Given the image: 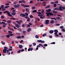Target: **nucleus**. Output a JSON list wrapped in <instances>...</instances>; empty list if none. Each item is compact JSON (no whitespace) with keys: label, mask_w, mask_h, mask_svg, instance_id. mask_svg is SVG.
<instances>
[{"label":"nucleus","mask_w":65,"mask_h":65,"mask_svg":"<svg viewBox=\"0 0 65 65\" xmlns=\"http://www.w3.org/2000/svg\"><path fill=\"white\" fill-rule=\"evenodd\" d=\"M4 13H7V14H8V16L9 17H12V16L11 15H10V13L7 10L6 11H5V12H3Z\"/></svg>","instance_id":"nucleus-1"},{"label":"nucleus","mask_w":65,"mask_h":65,"mask_svg":"<svg viewBox=\"0 0 65 65\" xmlns=\"http://www.w3.org/2000/svg\"><path fill=\"white\" fill-rule=\"evenodd\" d=\"M4 49L3 50V53L6 54V51H7V50H8V48L6 46H5L4 47Z\"/></svg>","instance_id":"nucleus-2"},{"label":"nucleus","mask_w":65,"mask_h":65,"mask_svg":"<svg viewBox=\"0 0 65 65\" xmlns=\"http://www.w3.org/2000/svg\"><path fill=\"white\" fill-rule=\"evenodd\" d=\"M53 16V15H54V14L52 13H51V12H49L47 14V16L48 17V16Z\"/></svg>","instance_id":"nucleus-3"},{"label":"nucleus","mask_w":65,"mask_h":65,"mask_svg":"<svg viewBox=\"0 0 65 65\" xmlns=\"http://www.w3.org/2000/svg\"><path fill=\"white\" fill-rule=\"evenodd\" d=\"M15 22H17L18 24H21V23L23 22V21L20 20L19 21H16Z\"/></svg>","instance_id":"nucleus-4"},{"label":"nucleus","mask_w":65,"mask_h":65,"mask_svg":"<svg viewBox=\"0 0 65 65\" xmlns=\"http://www.w3.org/2000/svg\"><path fill=\"white\" fill-rule=\"evenodd\" d=\"M15 26L16 27H17V28H20V27H21V26L19 24H15Z\"/></svg>","instance_id":"nucleus-5"},{"label":"nucleus","mask_w":65,"mask_h":65,"mask_svg":"<svg viewBox=\"0 0 65 65\" xmlns=\"http://www.w3.org/2000/svg\"><path fill=\"white\" fill-rule=\"evenodd\" d=\"M20 16H21V17H25L26 16L25 14L23 13L20 14Z\"/></svg>","instance_id":"nucleus-6"},{"label":"nucleus","mask_w":65,"mask_h":65,"mask_svg":"<svg viewBox=\"0 0 65 65\" xmlns=\"http://www.w3.org/2000/svg\"><path fill=\"white\" fill-rule=\"evenodd\" d=\"M46 11L47 12H51V9H49L48 10H46Z\"/></svg>","instance_id":"nucleus-7"},{"label":"nucleus","mask_w":65,"mask_h":65,"mask_svg":"<svg viewBox=\"0 0 65 65\" xmlns=\"http://www.w3.org/2000/svg\"><path fill=\"white\" fill-rule=\"evenodd\" d=\"M49 23V20H46L45 21V23L47 25L48 24V23Z\"/></svg>","instance_id":"nucleus-8"},{"label":"nucleus","mask_w":65,"mask_h":65,"mask_svg":"<svg viewBox=\"0 0 65 65\" xmlns=\"http://www.w3.org/2000/svg\"><path fill=\"white\" fill-rule=\"evenodd\" d=\"M33 50V48L31 47V48H28V51H32Z\"/></svg>","instance_id":"nucleus-9"},{"label":"nucleus","mask_w":65,"mask_h":65,"mask_svg":"<svg viewBox=\"0 0 65 65\" xmlns=\"http://www.w3.org/2000/svg\"><path fill=\"white\" fill-rule=\"evenodd\" d=\"M49 33L50 34H52L54 33V30H51L49 31Z\"/></svg>","instance_id":"nucleus-10"},{"label":"nucleus","mask_w":65,"mask_h":65,"mask_svg":"<svg viewBox=\"0 0 65 65\" xmlns=\"http://www.w3.org/2000/svg\"><path fill=\"white\" fill-rule=\"evenodd\" d=\"M62 7H61V6H60L59 7V8L58 9H59V10H61L62 11V10H63L62 9Z\"/></svg>","instance_id":"nucleus-11"},{"label":"nucleus","mask_w":65,"mask_h":65,"mask_svg":"<svg viewBox=\"0 0 65 65\" xmlns=\"http://www.w3.org/2000/svg\"><path fill=\"white\" fill-rule=\"evenodd\" d=\"M11 14L12 15H15V14H16V13L15 12H13L11 13Z\"/></svg>","instance_id":"nucleus-12"},{"label":"nucleus","mask_w":65,"mask_h":65,"mask_svg":"<svg viewBox=\"0 0 65 65\" xmlns=\"http://www.w3.org/2000/svg\"><path fill=\"white\" fill-rule=\"evenodd\" d=\"M7 25V23H5L3 25V26L4 28H5Z\"/></svg>","instance_id":"nucleus-13"},{"label":"nucleus","mask_w":65,"mask_h":65,"mask_svg":"<svg viewBox=\"0 0 65 65\" xmlns=\"http://www.w3.org/2000/svg\"><path fill=\"white\" fill-rule=\"evenodd\" d=\"M53 13L55 14V13H58V11H53Z\"/></svg>","instance_id":"nucleus-14"},{"label":"nucleus","mask_w":65,"mask_h":65,"mask_svg":"<svg viewBox=\"0 0 65 65\" xmlns=\"http://www.w3.org/2000/svg\"><path fill=\"white\" fill-rule=\"evenodd\" d=\"M30 31H31V29L30 28H29L27 29V31L28 32H29Z\"/></svg>","instance_id":"nucleus-15"},{"label":"nucleus","mask_w":65,"mask_h":65,"mask_svg":"<svg viewBox=\"0 0 65 65\" xmlns=\"http://www.w3.org/2000/svg\"><path fill=\"white\" fill-rule=\"evenodd\" d=\"M16 38L17 39H21V36H19L17 37Z\"/></svg>","instance_id":"nucleus-16"},{"label":"nucleus","mask_w":65,"mask_h":65,"mask_svg":"<svg viewBox=\"0 0 65 65\" xmlns=\"http://www.w3.org/2000/svg\"><path fill=\"white\" fill-rule=\"evenodd\" d=\"M13 6L14 8H17V7H18V8H19V6H17V5H14Z\"/></svg>","instance_id":"nucleus-17"},{"label":"nucleus","mask_w":65,"mask_h":65,"mask_svg":"<svg viewBox=\"0 0 65 65\" xmlns=\"http://www.w3.org/2000/svg\"><path fill=\"white\" fill-rule=\"evenodd\" d=\"M19 48H22L23 47V46L22 45H20L19 46Z\"/></svg>","instance_id":"nucleus-18"},{"label":"nucleus","mask_w":65,"mask_h":65,"mask_svg":"<svg viewBox=\"0 0 65 65\" xmlns=\"http://www.w3.org/2000/svg\"><path fill=\"white\" fill-rule=\"evenodd\" d=\"M50 7H51V6H50V5H48L47 6H46L45 7V8H50Z\"/></svg>","instance_id":"nucleus-19"},{"label":"nucleus","mask_w":65,"mask_h":65,"mask_svg":"<svg viewBox=\"0 0 65 65\" xmlns=\"http://www.w3.org/2000/svg\"><path fill=\"white\" fill-rule=\"evenodd\" d=\"M4 5H2L1 6V8H2V9H4V8H4Z\"/></svg>","instance_id":"nucleus-20"},{"label":"nucleus","mask_w":65,"mask_h":65,"mask_svg":"<svg viewBox=\"0 0 65 65\" xmlns=\"http://www.w3.org/2000/svg\"><path fill=\"white\" fill-rule=\"evenodd\" d=\"M8 33H9V34H12V31H8Z\"/></svg>","instance_id":"nucleus-21"},{"label":"nucleus","mask_w":65,"mask_h":65,"mask_svg":"<svg viewBox=\"0 0 65 65\" xmlns=\"http://www.w3.org/2000/svg\"><path fill=\"white\" fill-rule=\"evenodd\" d=\"M56 19L57 20H60V18L59 17H56Z\"/></svg>","instance_id":"nucleus-22"},{"label":"nucleus","mask_w":65,"mask_h":65,"mask_svg":"<svg viewBox=\"0 0 65 65\" xmlns=\"http://www.w3.org/2000/svg\"><path fill=\"white\" fill-rule=\"evenodd\" d=\"M11 21L10 20L7 21V23H11Z\"/></svg>","instance_id":"nucleus-23"},{"label":"nucleus","mask_w":65,"mask_h":65,"mask_svg":"<svg viewBox=\"0 0 65 65\" xmlns=\"http://www.w3.org/2000/svg\"><path fill=\"white\" fill-rule=\"evenodd\" d=\"M59 8H55L54 9H53L54 10H58Z\"/></svg>","instance_id":"nucleus-24"},{"label":"nucleus","mask_w":65,"mask_h":65,"mask_svg":"<svg viewBox=\"0 0 65 65\" xmlns=\"http://www.w3.org/2000/svg\"><path fill=\"white\" fill-rule=\"evenodd\" d=\"M46 34H44L42 35V36H43V37H44V36H46Z\"/></svg>","instance_id":"nucleus-25"},{"label":"nucleus","mask_w":65,"mask_h":65,"mask_svg":"<svg viewBox=\"0 0 65 65\" xmlns=\"http://www.w3.org/2000/svg\"><path fill=\"white\" fill-rule=\"evenodd\" d=\"M32 12V13H34V12H37V10H35L33 11Z\"/></svg>","instance_id":"nucleus-26"},{"label":"nucleus","mask_w":65,"mask_h":65,"mask_svg":"<svg viewBox=\"0 0 65 65\" xmlns=\"http://www.w3.org/2000/svg\"><path fill=\"white\" fill-rule=\"evenodd\" d=\"M29 7V5H26L24 6V7Z\"/></svg>","instance_id":"nucleus-27"},{"label":"nucleus","mask_w":65,"mask_h":65,"mask_svg":"<svg viewBox=\"0 0 65 65\" xmlns=\"http://www.w3.org/2000/svg\"><path fill=\"white\" fill-rule=\"evenodd\" d=\"M45 18V16H43V17H40V19H44V18Z\"/></svg>","instance_id":"nucleus-28"},{"label":"nucleus","mask_w":65,"mask_h":65,"mask_svg":"<svg viewBox=\"0 0 65 65\" xmlns=\"http://www.w3.org/2000/svg\"><path fill=\"white\" fill-rule=\"evenodd\" d=\"M50 23L51 24H54V21L53 20H52Z\"/></svg>","instance_id":"nucleus-29"},{"label":"nucleus","mask_w":65,"mask_h":65,"mask_svg":"<svg viewBox=\"0 0 65 65\" xmlns=\"http://www.w3.org/2000/svg\"><path fill=\"white\" fill-rule=\"evenodd\" d=\"M11 20H14L16 19L15 18H11Z\"/></svg>","instance_id":"nucleus-30"},{"label":"nucleus","mask_w":65,"mask_h":65,"mask_svg":"<svg viewBox=\"0 0 65 65\" xmlns=\"http://www.w3.org/2000/svg\"><path fill=\"white\" fill-rule=\"evenodd\" d=\"M54 32H58V30L57 29H55L54 30Z\"/></svg>","instance_id":"nucleus-31"},{"label":"nucleus","mask_w":65,"mask_h":65,"mask_svg":"<svg viewBox=\"0 0 65 65\" xmlns=\"http://www.w3.org/2000/svg\"><path fill=\"white\" fill-rule=\"evenodd\" d=\"M44 9H42V11L41 12V13H44Z\"/></svg>","instance_id":"nucleus-32"},{"label":"nucleus","mask_w":65,"mask_h":65,"mask_svg":"<svg viewBox=\"0 0 65 65\" xmlns=\"http://www.w3.org/2000/svg\"><path fill=\"white\" fill-rule=\"evenodd\" d=\"M22 32L24 34H25L26 33V32L25 31H23Z\"/></svg>","instance_id":"nucleus-33"},{"label":"nucleus","mask_w":65,"mask_h":65,"mask_svg":"<svg viewBox=\"0 0 65 65\" xmlns=\"http://www.w3.org/2000/svg\"><path fill=\"white\" fill-rule=\"evenodd\" d=\"M35 37L36 38H39V37H38V36L37 35H36L35 36Z\"/></svg>","instance_id":"nucleus-34"},{"label":"nucleus","mask_w":65,"mask_h":65,"mask_svg":"<svg viewBox=\"0 0 65 65\" xmlns=\"http://www.w3.org/2000/svg\"><path fill=\"white\" fill-rule=\"evenodd\" d=\"M6 37L7 38H9L10 37V35H6Z\"/></svg>","instance_id":"nucleus-35"},{"label":"nucleus","mask_w":65,"mask_h":65,"mask_svg":"<svg viewBox=\"0 0 65 65\" xmlns=\"http://www.w3.org/2000/svg\"><path fill=\"white\" fill-rule=\"evenodd\" d=\"M32 9H35V7H32L31 8Z\"/></svg>","instance_id":"nucleus-36"},{"label":"nucleus","mask_w":65,"mask_h":65,"mask_svg":"<svg viewBox=\"0 0 65 65\" xmlns=\"http://www.w3.org/2000/svg\"><path fill=\"white\" fill-rule=\"evenodd\" d=\"M37 41L38 42H41V40H38Z\"/></svg>","instance_id":"nucleus-37"},{"label":"nucleus","mask_w":65,"mask_h":65,"mask_svg":"<svg viewBox=\"0 0 65 65\" xmlns=\"http://www.w3.org/2000/svg\"><path fill=\"white\" fill-rule=\"evenodd\" d=\"M62 9L63 10H65V7H62Z\"/></svg>","instance_id":"nucleus-38"},{"label":"nucleus","mask_w":65,"mask_h":65,"mask_svg":"<svg viewBox=\"0 0 65 65\" xmlns=\"http://www.w3.org/2000/svg\"><path fill=\"white\" fill-rule=\"evenodd\" d=\"M2 44H3V45H4V44H5V43L4 42H3L2 43Z\"/></svg>","instance_id":"nucleus-39"},{"label":"nucleus","mask_w":65,"mask_h":65,"mask_svg":"<svg viewBox=\"0 0 65 65\" xmlns=\"http://www.w3.org/2000/svg\"><path fill=\"white\" fill-rule=\"evenodd\" d=\"M61 30H62L63 31V32H65V30L63 28Z\"/></svg>","instance_id":"nucleus-40"},{"label":"nucleus","mask_w":65,"mask_h":65,"mask_svg":"<svg viewBox=\"0 0 65 65\" xmlns=\"http://www.w3.org/2000/svg\"><path fill=\"white\" fill-rule=\"evenodd\" d=\"M44 46H47V44H45L44 45Z\"/></svg>","instance_id":"nucleus-41"},{"label":"nucleus","mask_w":65,"mask_h":65,"mask_svg":"<svg viewBox=\"0 0 65 65\" xmlns=\"http://www.w3.org/2000/svg\"><path fill=\"white\" fill-rule=\"evenodd\" d=\"M25 3V0H23L22 1V3Z\"/></svg>","instance_id":"nucleus-42"},{"label":"nucleus","mask_w":65,"mask_h":65,"mask_svg":"<svg viewBox=\"0 0 65 65\" xmlns=\"http://www.w3.org/2000/svg\"><path fill=\"white\" fill-rule=\"evenodd\" d=\"M9 35H10V36H13L14 35L13 34H9Z\"/></svg>","instance_id":"nucleus-43"},{"label":"nucleus","mask_w":65,"mask_h":65,"mask_svg":"<svg viewBox=\"0 0 65 65\" xmlns=\"http://www.w3.org/2000/svg\"><path fill=\"white\" fill-rule=\"evenodd\" d=\"M1 19H4V16H1Z\"/></svg>","instance_id":"nucleus-44"},{"label":"nucleus","mask_w":65,"mask_h":65,"mask_svg":"<svg viewBox=\"0 0 65 65\" xmlns=\"http://www.w3.org/2000/svg\"><path fill=\"white\" fill-rule=\"evenodd\" d=\"M43 4H46V2L45 1H44L42 2Z\"/></svg>","instance_id":"nucleus-45"},{"label":"nucleus","mask_w":65,"mask_h":65,"mask_svg":"<svg viewBox=\"0 0 65 65\" xmlns=\"http://www.w3.org/2000/svg\"><path fill=\"white\" fill-rule=\"evenodd\" d=\"M45 42L44 41H42L41 40V43H44Z\"/></svg>","instance_id":"nucleus-46"},{"label":"nucleus","mask_w":65,"mask_h":65,"mask_svg":"<svg viewBox=\"0 0 65 65\" xmlns=\"http://www.w3.org/2000/svg\"><path fill=\"white\" fill-rule=\"evenodd\" d=\"M30 18H33V16L32 15H31L30 16Z\"/></svg>","instance_id":"nucleus-47"},{"label":"nucleus","mask_w":65,"mask_h":65,"mask_svg":"<svg viewBox=\"0 0 65 65\" xmlns=\"http://www.w3.org/2000/svg\"><path fill=\"white\" fill-rule=\"evenodd\" d=\"M37 13L38 14H42V13H41L40 12H37Z\"/></svg>","instance_id":"nucleus-48"},{"label":"nucleus","mask_w":65,"mask_h":65,"mask_svg":"<svg viewBox=\"0 0 65 65\" xmlns=\"http://www.w3.org/2000/svg\"><path fill=\"white\" fill-rule=\"evenodd\" d=\"M57 6V4H55L54 5V7H56Z\"/></svg>","instance_id":"nucleus-49"},{"label":"nucleus","mask_w":65,"mask_h":65,"mask_svg":"<svg viewBox=\"0 0 65 65\" xmlns=\"http://www.w3.org/2000/svg\"><path fill=\"white\" fill-rule=\"evenodd\" d=\"M25 14L26 15V16H28V13H25Z\"/></svg>","instance_id":"nucleus-50"},{"label":"nucleus","mask_w":65,"mask_h":65,"mask_svg":"<svg viewBox=\"0 0 65 65\" xmlns=\"http://www.w3.org/2000/svg\"><path fill=\"white\" fill-rule=\"evenodd\" d=\"M13 27H14V29H17V28L15 26H13Z\"/></svg>","instance_id":"nucleus-51"},{"label":"nucleus","mask_w":65,"mask_h":65,"mask_svg":"<svg viewBox=\"0 0 65 65\" xmlns=\"http://www.w3.org/2000/svg\"><path fill=\"white\" fill-rule=\"evenodd\" d=\"M8 50L9 52L10 51H12V49H9Z\"/></svg>","instance_id":"nucleus-52"},{"label":"nucleus","mask_w":65,"mask_h":65,"mask_svg":"<svg viewBox=\"0 0 65 65\" xmlns=\"http://www.w3.org/2000/svg\"><path fill=\"white\" fill-rule=\"evenodd\" d=\"M36 44L35 43H33V45H34V46H35V45H36Z\"/></svg>","instance_id":"nucleus-53"},{"label":"nucleus","mask_w":65,"mask_h":65,"mask_svg":"<svg viewBox=\"0 0 65 65\" xmlns=\"http://www.w3.org/2000/svg\"><path fill=\"white\" fill-rule=\"evenodd\" d=\"M49 37L50 38H52L53 37V36H52V35L50 36H49Z\"/></svg>","instance_id":"nucleus-54"},{"label":"nucleus","mask_w":65,"mask_h":65,"mask_svg":"<svg viewBox=\"0 0 65 65\" xmlns=\"http://www.w3.org/2000/svg\"><path fill=\"white\" fill-rule=\"evenodd\" d=\"M9 6H6V7H5V8H8Z\"/></svg>","instance_id":"nucleus-55"},{"label":"nucleus","mask_w":65,"mask_h":65,"mask_svg":"<svg viewBox=\"0 0 65 65\" xmlns=\"http://www.w3.org/2000/svg\"><path fill=\"white\" fill-rule=\"evenodd\" d=\"M25 19H29V17H28V16H26L25 17Z\"/></svg>","instance_id":"nucleus-56"},{"label":"nucleus","mask_w":65,"mask_h":65,"mask_svg":"<svg viewBox=\"0 0 65 65\" xmlns=\"http://www.w3.org/2000/svg\"><path fill=\"white\" fill-rule=\"evenodd\" d=\"M30 19L29 18L28 19H27V21L28 22H30Z\"/></svg>","instance_id":"nucleus-57"},{"label":"nucleus","mask_w":65,"mask_h":65,"mask_svg":"<svg viewBox=\"0 0 65 65\" xmlns=\"http://www.w3.org/2000/svg\"><path fill=\"white\" fill-rule=\"evenodd\" d=\"M18 30L20 31H22V29H18Z\"/></svg>","instance_id":"nucleus-58"},{"label":"nucleus","mask_w":65,"mask_h":65,"mask_svg":"<svg viewBox=\"0 0 65 65\" xmlns=\"http://www.w3.org/2000/svg\"><path fill=\"white\" fill-rule=\"evenodd\" d=\"M21 52H24L25 51V50L24 49H22L21 50Z\"/></svg>","instance_id":"nucleus-59"},{"label":"nucleus","mask_w":65,"mask_h":65,"mask_svg":"<svg viewBox=\"0 0 65 65\" xmlns=\"http://www.w3.org/2000/svg\"><path fill=\"white\" fill-rule=\"evenodd\" d=\"M51 44H55V42H53L52 43H51Z\"/></svg>","instance_id":"nucleus-60"},{"label":"nucleus","mask_w":65,"mask_h":65,"mask_svg":"<svg viewBox=\"0 0 65 65\" xmlns=\"http://www.w3.org/2000/svg\"><path fill=\"white\" fill-rule=\"evenodd\" d=\"M21 51L20 50H19L18 51V53H20L21 52Z\"/></svg>","instance_id":"nucleus-61"},{"label":"nucleus","mask_w":65,"mask_h":65,"mask_svg":"<svg viewBox=\"0 0 65 65\" xmlns=\"http://www.w3.org/2000/svg\"><path fill=\"white\" fill-rule=\"evenodd\" d=\"M23 40H21L20 41V43H22V42H23Z\"/></svg>","instance_id":"nucleus-62"},{"label":"nucleus","mask_w":65,"mask_h":65,"mask_svg":"<svg viewBox=\"0 0 65 65\" xmlns=\"http://www.w3.org/2000/svg\"><path fill=\"white\" fill-rule=\"evenodd\" d=\"M51 3L52 4H54V2H51Z\"/></svg>","instance_id":"nucleus-63"},{"label":"nucleus","mask_w":65,"mask_h":65,"mask_svg":"<svg viewBox=\"0 0 65 65\" xmlns=\"http://www.w3.org/2000/svg\"><path fill=\"white\" fill-rule=\"evenodd\" d=\"M9 4L8 3H6V5H9Z\"/></svg>","instance_id":"nucleus-64"}]
</instances>
